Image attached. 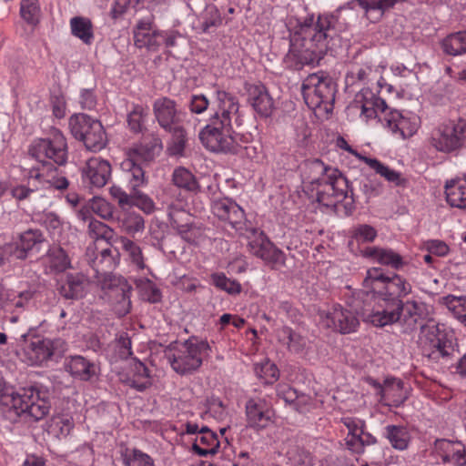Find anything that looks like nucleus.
I'll return each mask as SVG.
<instances>
[{
  "label": "nucleus",
  "instance_id": "obj_1",
  "mask_svg": "<svg viewBox=\"0 0 466 466\" xmlns=\"http://www.w3.org/2000/svg\"><path fill=\"white\" fill-rule=\"evenodd\" d=\"M345 112L350 121L366 124L380 121L393 137L403 140L413 137L421 125L416 113L390 108L384 99L369 88L359 91Z\"/></svg>",
  "mask_w": 466,
  "mask_h": 466
},
{
  "label": "nucleus",
  "instance_id": "obj_2",
  "mask_svg": "<svg viewBox=\"0 0 466 466\" xmlns=\"http://www.w3.org/2000/svg\"><path fill=\"white\" fill-rule=\"evenodd\" d=\"M86 259L93 271L88 272L89 277L103 289L107 290L109 298L114 300L112 309L116 316H126L131 309L132 288L125 278L112 274L119 264L118 250L116 248L101 247L92 243L86 248Z\"/></svg>",
  "mask_w": 466,
  "mask_h": 466
},
{
  "label": "nucleus",
  "instance_id": "obj_3",
  "mask_svg": "<svg viewBox=\"0 0 466 466\" xmlns=\"http://www.w3.org/2000/svg\"><path fill=\"white\" fill-rule=\"evenodd\" d=\"M330 48L327 35L320 34L314 26V15H307L299 24V32L290 39L289 50L284 65L291 70H300L305 66L318 65Z\"/></svg>",
  "mask_w": 466,
  "mask_h": 466
},
{
  "label": "nucleus",
  "instance_id": "obj_4",
  "mask_svg": "<svg viewBox=\"0 0 466 466\" xmlns=\"http://www.w3.org/2000/svg\"><path fill=\"white\" fill-rule=\"evenodd\" d=\"M318 203L339 217H348L355 209L353 191L346 177L339 170H330L329 177L316 187Z\"/></svg>",
  "mask_w": 466,
  "mask_h": 466
},
{
  "label": "nucleus",
  "instance_id": "obj_5",
  "mask_svg": "<svg viewBox=\"0 0 466 466\" xmlns=\"http://www.w3.org/2000/svg\"><path fill=\"white\" fill-rule=\"evenodd\" d=\"M388 281L389 276H386L380 268H372L369 269L367 277L363 281V286L368 295L370 293L372 294L376 300V307L371 309H365L361 313L357 311L356 316L351 318L348 315V310H344L340 305H334L332 310H323L320 318H325L326 320H370V318L377 319V317L373 316V311L377 309H381L382 300L385 299H395V297H391L392 289Z\"/></svg>",
  "mask_w": 466,
  "mask_h": 466
},
{
  "label": "nucleus",
  "instance_id": "obj_6",
  "mask_svg": "<svg viewBox=\"0 0 466 466\" xmlns=\"http://www.w3.org/2000/svg\"><path fill=\"white\" fill-rule=\"evenodd\" d=\"M152 159L153 153L147 147L137 146L128 152L127 157L120 164L132 190L130 205H136L147 213L153 210L154 203L138 188L147 184L144 166Z\"/></svg>",
  "mask_w": 466,
  "mask_h": 466
},
{
  "label": "nucleus",
  "instance_id": "obj_7",
  "mask_svg": "<svg viewBox=\"0 0 466 466\" xmlns=\"http://www.w3.org/2000/svg\"><path fill=\"white\" fill-rule=\"evenodd\" d=\"M420 343L423 355L439 362L448 360L457 351V339L446 322H426L420 327Z\"/></svg>",
  "mask_w": 466,
  "mask_h": 466
},
{
  "label": "nucleus",
  "instance_id": "obj_8",
  "mask_svg": "<svg viewBox=\"0 0 466 466\" xmlns=\"http://www.w3.org/2000/svg\"><path fill=\"white\" fill-rule=\"evenodd\" d=\"M29 154L43 164L46 174L53 172L57 176L56 168L49 167L51 164L63 166L67 162L68 148L64 134L57 128H52L49 134L43 138L35 139L29 147Z\"/></svg>",
  "mask_w": 466,
  "mask_h": 466
},
{
  "label": "nucleus",
  "instance_id": "obj_9",
  "mask_svg": "<svg viewBox=\"0 0 466 466\" xmlns=\"http://www.w3.org/2000/svg\"><path fill=\"white\" fill-rule=\"evenodd\" d=\"M210 347L207 340L191 337L183 343L165 351L171 368L178 374L185 375L197 370L203 360L209 355Z\"/></svg>",
  "mask_w": 466,
  "mask_h": 466
},
{
  "label": "nucleus",
  "instance_id": "obj_10",
  "mask_svg": "<svg viewBox=\"0 0 466 466\" xmlns=\"http://www.w3.org/2000/svg\"><path fill=\"white\" fill-rule=\"evenodd\" d=\"M301 93L309 108L332 112L336 85L328 73L319 71L309 74L302 82Z\"/></svg>",
  "mask_w": 466,
  "mask_h": 466
},
{
  "label": "nucleus",
  "instance_id": "obj_11",
  "mask_svg": "<svg viewBox=\"0 0 466 466\" xmlns=\"http://www.w3.org/2000/svg\"><path fill=\"white\" fill-rule=\"evenodd\" d=\"M25 339L22 360L30 366H41L53 359L61 358L67 350V345L61 339H50L27 335L22 336Z\"/></svg>",
  "mask_w": 466,
  "mask_h": 466
},
{
  "label": "nucleus",
  "instance_id": "obj_12",
  "mask_svg": "<svg viewBox=\"0 0 466 466\" xmlns=\"http://www.w3.org/2000/svg\"><path fill=\"white\" fill-rule=\"evenodd\" d=\"M359 5V0H350L338 7L332 13H324L314 18V26L320 34L327 35V40L330 44L339 34L349 29L356 23L359 15L355 7Z\"/></svg>",
  "mask_w": 466,
  "mask_h": 466
},
{
  "label": "nucleus",
  "instance_id": "obj_13",
  "mask_svg": "<svg viewBox=\"0 0 466 466\" xmlns=\"http://www.w3.org/2000/svg\"><path fill=\"white\" fill-rule=\"evenodd\" d=\"M238 138V134L233 130V127L222 126L212 119L199 132L203 146L216 153L237 154L239 148Z\"/></svg>",
  "mask_w": 466,
  "mask_h": 466
},
{
  "label": "nucleus",
  "instance_id": "obj_14",
  "mask_svg": "<svg viewBox=\"0 0 466 466\" xmlns=\"http://www.w3.org/2000/svg\"><path fill=\"white\" fill-rule=\"evenodd\" d=\"M430 143L443 153H451L466 147V121L460 119L440 125L431 131Z\"/></svg>",
  "mask_w": 466,
  "mask_h": 466
},
{
  "label": "nucleus",
  "instance_id": "obj_15",
  "mask_svg": "<svg viewBox=\"0 0 466 466\" xmlns=\"http://www.w3.org/2000/svg\"><path fill=\"white\" fill-rule=\"evenodd\" d=\"M248 249L250 253L260 258L271 268H279L285 266L286 255L268 238V237L257 228L248 229Z\"/></svg>",
  "mask_w": 466,
  "mask_h": 466
},
{
  "label": "nucleus",
  "instance_id": "obj_16",
  "mask_svg": "<svg viewBox=\"0 0 466 466\" xmlns=\"http://www.w3.org/2000/svg\"><path fill=\"white\" fill-rule=\"evenodd\" d=\"M27 186L19 185L11 190L12 196L17 200L27 198L33 192L41 188H55L57 190L66 189L69 182L65 176H57L51 172L46 174L40 168H31L27 173Z\"/></svg>",
  "mask_w": 466,
  "mask_h": 466
},
{
  "label": "nucleus",
  "instance_id": "obj_17",
  "mask_svg": "<svg viewBox=\"0 0 466 466\" xmlns=\"http://www.w3.org/2000/svg\"><path fill=\"white\" fill-rule=\"evenodd\" d=\"M214 113L209 119L215 120L222 126L239 127L242 125V118L239 112V102L233 94L221 89H216Z\"/></svg>",
  "mask_w": 466,
  "mask_h": 466
},
{
  "label": "nucleus",
  "instance_id": "obj_18",
  "mask_svg": "<svg viewBox=\"0 0 466 466\" xmlns=\"http://www.w3.org/2000/svg\"><path fill=\"white\" fill-rule=\"evenodd\" d=\"M381 309H377L373 311L376 320H419L421 319L420 310L421 305L415 301H406L395 299H385L382 300Z\"/></svg>",
  "mask_w": 466,
  "mask_h": 466
},
{
  "label": "nucleus",
  "instance_id": "obj_19",
  "mask_svg": "<svg viewBox=\"0 0 466 466\" xmlns=\"http://www.w3.org/2000/svg\"><path fill=\"white\" fill-rule=\"evenodd\" d=\"M46 399V394L41 392L35 387L23 388L18 391H15L11 388L0 390V407H4L8 410H14L15 414L22 415L25 413L24 406H33L38 401L35 399Z\"/></svg>",
  "mask_w": 466,
  "mask_h": 466
},
{
  "label": "nucleus",
  "instance_id": "obj_20",
  "mask_svg": "<svg viewBox=\"0 0 466 466\" xmlns=\"http://www.w3.org/2000/svg\"><path fill=\"white\" fill-rule=\"evenodd\" d=\"M153 113L157 124L165 131L182 126L186 116V113L178 108L176 101L167 96L154 101Z\"/></svg>",
  "mask_w": 466,
  "mask_h": 466
},
{
  "label": "nucleus",
  "instance_id": "obj_21",
  "mask_svg": "<svg viewBox=\"0 0 466 466\" xmlns=\"http://www.w3.org/2000/svg\"><path fill=\"white\" fill-rule=\"evenodd\" d=\"M245 416L247 427L259 431L273 422L274 411L268 407L266 400L251 398L246 402Z\"/></svg>",
  "mask_w": 466,
  "mask_h": 466
},
{
  "label": "nucleus",
  "instance_id": "obj_22",
  "mask_svg": "<svg viewBox=\"0 0 466 466\" xmlns=\"http://www.w3.org/2000/svg\"><path fill=\"white\" fill-rule=\"evenodd\" d=\"M160 32L150 17L139 19L133 28L134 44L139 49L159 51Z\"/></svg>",
  "mask_w": 466,
  "mask_h": 466
},
{
  "label": "nucleus",
  "instance_id": "obj_23",
  "mask_svg": "<svg viewBox=\"0 0 466 466\" xmlns=\"http://www.w3.org/2000/svg\"><path fill=\"white\" fill-rule=\"evenodd\" d=\"M432 452L444 464L466 466V445L461 441L447 439L436 440Z\"/></svg>",
  "mask_w": 466,
  "mask_h": 466
},
{
  "label": "nucleus",
  "instance_id": "obj_24",
  "mask_svg": "<svg viewBox=\"0 0 466 466\" xmlns=\"http://www.w3.org/2000/svg\"><path fill=\"white\" fill-rule=\"evenodd\" d=\"M83 182L90 187H103L111 176L109 162L100 157H93L86 160L81 169Z\"/></svg>",
  "mask_w": 466,
  "mask_h": 466
},
{
  "label": "nucleus",
  "instance_id": "obj_25",
  "mask_svg": "<svg viewBox=\"0 0 466 466\" xmlns=\"http://www.w3.org/2000/svg\"><path fill=\"white\" fill-rule=\"evenodd\" d=\"M338 168L325 165L320 159L314 158L304 162L301 167L303 189L313 197V192L327 177L330 170Z\"/></svg>",
  "mask_w": 466,
  "mask_h": 466
},
{
  "label": "nucleus",
  "instance_id": "obj_26",
  "mask_svg": "<svg viewBox=\"0 0 466 466\" xmlns=\"http://www.w3.org/2000/svg\"><path fill=\"white\" fill-rule=\"evenodd\" d=\"M212 212L218 219L228 222L238 230L246 219L244 209L232 198H222L213 201Z\"/></svg>",
  "mask_w": 466,
  "mask_h": 466
},
{
  "label": "nucleus",
  "instance_id": "obj_27",
  "mask_svg": "<svg viewBox=\"0 0 466 466\" xmlns=\"http://www.w3.org/2000/svg\"><path fill=\"white\" fill-rule=\"evenodd\" d=\"M41 221L42 224L49 231L52 238L61 245H66L69 243L70 237L75 238L70 223L62 219L55 212H44L41 217Z\"/></svg>",
  "mask_w": 466,
  "mask_h": 466
},
{
  "label": "nucleus",
  "instance_id": "obj_28",
  "mask_svg": "<svg viewBox=\"0 0 466 466\" xmlns=\"http://www.w3.org/2000/svg\"><path fill=\"white\" fill-rule=\"evenodd\" d=\"M89 279H93L88 273L87 275L81 272L67 273L65 279L61 280L59 292L66 299H80L86 292Z\"/></svg>",
  "mask_w": 466,
  "mask_h": 466
},
{
  "label": "nucleus",
  "instance_id": "obj_29",
  "mask_svg": "<svg viewBox=\"0 0 466 466\" xmlns=\"http://www.w3.org/2000/svg\"><path fill=\"white\" fill-rule=\"evenodd\" d=\"M66 370L75 379L88 381L97 375V366L80 355L67 358L65 361Z\"/></svg>",
  "mask_w": 466,
  "mask_h": 466
},
{
  "label": "nucleus",
  "instance_id": "obj_30",
  "mask_svg": "<svg viewBox=\"0 0 466 466\" xmlns=\"http://www.w3.org/2000/svg\"><path fill=\"white\" fill-rule=\"evenodd\" d=\"M219 447L218 434L208 427L201 426V433L196 436L191 450L199 457H207L218 453Z\"/></svg>",
  "mask_w": 466,
  "mask_h": 466
},
{
  "label": "nucleus",
  "instance_id": "obj_31",
  "mask_svg": "<svg viewBox=\"0 0 466 466\" xmlns=\"http://www.w3.org/2000/svg\"><path fill=\"white\" fill-rule=\"evenodd\" d=\"M363 256L375 263L400 269L404 265L402 257L391 248L369 247L363 250Z\"/></svg>",
  "mask_w": 466,
  "mask_h": 466
},
{
  "label": "nucleus",
  "instance_id": "obj_32",
  "mask_svg": "<svg viewBox=\"0 0 466 466\" xmlns=\"http://www.w3.org/2000/svg\"><path fill=\"white\" fill-rule=\"evenodd\" d=\"M249 100L253 109L263 117L272 114L274 102L263 85H254L248 89Z\"/></svg>",
  "mask_w": 466,
  "mask_h": 466
},
{
  "label": "nucleus",
  "instance_id": "obj_33",
  "mask_svg": "<svg viewBox=\"0 0 466 466\" xmlns=\"http://www.w3.org/2000/svg\"><path fill=\"white\" fill-rule=\"evenodd\" d=\"M445 194L446 200L451 207L466 209V177L447 181Z\"/></svg>",
  "mask_w": 466,
  "mask_h": 466
},
{
  "label": "nucleus",
  "instance_id": "obj_34",
  "mask_svg": "<svg viewBox=\"0 0 466 466\" xmlns=\"http://www.w3.org/2000/svg\"><path fill=\"white\" fill-rule=\"evenodd\" d=\"M69 25L72 35L79 39L83 44L91 46L94 43V26L88 17L74 16L70 19Z\"/></svg>",
  "mask_w": 466,
  "mask_h": 466
},
{
  "label": "nucleus",
  "instance_id": "obj_35",
  "mask_svg": "<svg viewBox=\"0 0 466 466\" xmlns=\"http://www.w3.org/2000/svg\"><path fill=\"white\" fill-rule=\"evenodd\" d=\"M16 242L17 250H20V258L25 260L31 250L42 244L45 240L42 232L38 229H28L12 238Z\"/></svg>",
  "mask_w": 466,
  "mask_h": 466
},
{
  "label": "nucleus",
  "instance_id": "obj_36",
  "mask_svg": "<svg viewBox=\"0 0 466 466\" xmlns=\"http://www.w3.org/2000/svg\"><path fill=\"white\" fill-rule=\"evenodd\" d=\"M115 219L117 228L122 232L130 236L142 232L145 228L144 218L141 215L135 212L122 211Z\"/></svg>",
  "mask_w": 466,
  "mask_h": 466
},
{
  "label": "nucleus",
  "instance_id": "obj_37",
  "mask_svg": "<svg viewBox=\"0 0 466 466\" xmlns=\"http://www.w3.org/2000/svg\"><path fill=\"white\" fill-rule=\"evenodd\" d=\"M380 397L382 400H390L393 406L399 407L407 399L403 390V382L396 378L386 379Z\"/></svg>",
  "mask_w": 466,
  "mask_h": 466
},
{
  "label": "nucleus",
  "instance_id": "obj_38",
  "mask_svg": "<svg viewBox=\"0 0 466 466\" xmlns=\"http://www.w3.org/2000/svg\"><path fill=\"white\" fill-rule=\"evenodd\" d=\"M383 436L395 450L404 451L408 448L410 437L408 430L403 426L387 425Z\"/></svg>",
  "mask_w": 466,
  "mask_h": 466
},
{
  "label": "nucleus",
  "instance_id": "obj_39",
  "mask_svg": "<svg viewBox=\"0 0 466 466\" xmlns=\"http://www.w3.org/2000/svg\"><path fill=\"white\" fill-rule=\"evenodd\" d=\"M441 47L449 56H456L466 54V31L450 34L442 39Z\"/></svg>",
  "mask_w": 466,
  "mask_h": 466
},
{
  "label": "nucleus",
  "instance_id": "obj_40",
  "mask_svg": "<svg viewBox=\"0 0 466 466\" xmlns=\"http://www.w3.org/2000/svg\"><path fill=\"white\" fill-rule=\"evenodd\" d=\"M95 119L86 114H75L69 118V127L74 137L80 141H84L87 137V134L91 131L93 122H97Z\"/></svg>",
  "mask_w": 466,
  "mask_h": 466
},
{
  "label": "nucleus",
  "instance_id": "obj_41",
  "mask_svg": "<svg viewBox=\"0 0 466 466\" xmlns=\"http://www.w3.org/2000/svg\"><path fill=\"white\" fill-rule=\"evenodd\" d=\"M124 466H156L154 459L137 448H125L121 451Z\"/></svg>",
  "mask_w": 466,
  "mask_h": 466
},
{
  "label": "nucleus",
  "instance_id": "obj_42",
  "mask_svg": "<svg viewBox=\"0 0 466 466\" xmlns=\"http://www.w3.org/2000/svg\"><path fill=\"white\" fill-rule=\"evenodd\" d=\"M90 128L91 131L87 134L83 143L90 151H100L106 147L107 142L104 127L98 120L97 122H93V127Z\"/></svg>",
  "mask_w": 466,
  "mask_h": 466
},
{
  "label": "nucleus",
  "instance_id": "obj_43",
  "mask_svg": "<svg viewBox=\"0 0 466 466\" xmlns=\"http://www.w3.org/2000/svg\"><path fill=\"white\" fill-rule=\"evenodd\" d=\"M138 296L141 299L150 303H157L161 300L162 293L157 286L147 278H138L135 280Z\"/></svg>",
  "mask_w": 466,
  "mask_h": 466
},
{
  "label": "nucleus",
  "instance_id": "obj_44",
  "mask_svg": "<svg viewBox=\"0 0 466 466\" xmlns=\"http://www.w3.org/2000/svg\"><path fill=\"white\" fill-rule=\"evenodd\" d=\"M119 243L126 252L130 263L137 269L143 270L147 268L141 248L126 237L119 238Z\"/></svg>",
  "mask_w": 466,
  "mask_h": 466
},
{
  "label": "nucleus",
  "instance_id": "obj_45",
  "mask_svg": "<svg viewBox=\"0 0 466 466\" xmlns=\"http://www.w3.org/2000/svg\"><path fill=\"white\" fill-rule=\"evenodd\" d=\"M363 162L367 164L371 169H373L377 174L384 177L387 181L394 184L395 186L401 185L403 179L400 172L382 164L376 158L363 157Z\"/></svg>",
  "mask_w": 466,
  "mask_h": 466
},
{
  "label": "nucleus",
  "instance_id": "obj_46",
  "mask_svg": "<svg viewBox=\"0 0 466 466\" xmlns=\"http://www.w3.org/2000/svg\"><path fill=\"white\" fill-rule=\"evenodd\" d=\"M340 422L348 430L345 444L347 448L350 450L353 446V442L357 441L362 431L366 429V422L361 419L349 416L341 418Z\"/></svg>",
  "mask_w": 466,
  "mask_h": 466
},
{
  "label": "nucleus",
  "instance_id": "obj_47",
  "mask_svg": "<svg viewBox=\"0 0 466 466\" xmlns=\"http://www.w3.org/2000/svg\"><path fill=\"white\" fill-rule=\"evenodd\" d=\"M287 458L291 466H312L313 456L303 446L292 443L287 451Z\"/></svg>",
  "mask_w": 466,
  "mask_h": 466
},
{
  "label": "nucleus",
  "instance_id": "obj_48",
  "mask_svg": "<svg viewBox=\"0 0 466 466\" xmlns=\"http://www.w3.org/2000/svg\"><path fill=\"white\" fill-rule=\"evenodd\" d=\"M254 370L257 377L264 384H273L279 378V370L277 365L271 362L268 359H265L261 362L256 363Z\"/></svg>",
  "mask_w": 466,
  "mask_h": 466
},
{
  "label": "nucleus",
  "instance_id": "obj_49",
  "mask_svg": "<svg viewBox=\"0 0 466 466\" xmlns=\"http://www.w3.org/2000/svg\"><path fill=\"white\" fill-rule=\"evenodd\" d=\"M167 132L171 134L170 140L167 144L169 155L176 157L183 156L187 141V132L184 127L180 126L172 130H167Z\"/></svg>",
  "mask_w": 466,
  "mask_h": 466
},
{
  "label": "nucleus",
  "instance_id": "obj_50",
  "mask_svg": "<svg viewBox=\"0 0 466 466\" xmlns=\"http://www.w3.org/2000/svg\"><path fill=\"white\" fill-rule=\"evenodd\" d=\"M88 234L95 239L94 243H96L97 246H100L102 241L108 244L114 237L113 229L105 223L93 218L88 223Z\"/></svg>",
  "mask_w": 466,
  "mask_h": 466
},
{
  "label": "nucleus",
  "instance_id": "obj_51",
  "mask_svg": "<svg viewBox=\"0 0 466 466\" xmlns=\"http://www.w3.org/2000/svg\"><path fill=\"white\" fill-rule=\"evenodd\" d=\"M174 184L187 191H196L198 188V184L195 176L185 167H177L173 172Z\"/></svg>",
  "mask_w": 466,
  "mask_h": 466
},
{
  "label": "nucleus",
  "instance_id": "obj_52",
  "mask_svg": "<svg viewBox=\"0 0 466 466\" xmlns=\"http://www.w3.org/2000/svg\"><path fill=\"white\" fill-rule=\"evenodd\" d=\"M41 14L38 0H21L20 15L29 25H36Z\"/></svg>",
  "mask_w": 466,
  "mask_h": 466
},
{
  "label": "nucleus",
  "instance_id": "obj_53",
  "mask_svg": "<svg viewBox=\"0 0 466 466\" xmlns=\"http://www.w3.org/2000/svg\"><path fill=\"white\" fill-rule=\"evenodd\" d=\"M50 267L56 271H64L70 267V259L62 247H52L47 253Z\"/></svg>",
  "mask_w": 466,
  "mask_h": 466
},
{
  "label": "nucleus",
  "instance_id": "obj_54",
  "mask_svg": "<svg viewBox=\"0 0 466 466\" xmlns=\"http://www.w3.org/2000/svg\"><path fill=\"white\" fill-rule=\"evenodd\" d=\"M148 115V110L141 105H135L127 115V123L130 129L136 133L141 132L145 128V123Z\"/></svg>",
  "mask_w": 466,
  "mask_h": 466
},
{
  "label": "nucleus",
  "instance_id": "obj_55",
  "mask_svg": "<svg viewBox=\"0 0 466 466\" xmlns=\"http://www.w3.org/2000/svg\"><path fill=\"white\" fill-rule=\"evenodd\" d=\"M172 227L177 228V233L188 243L198 244L202 237V230L200 228L193 226L192 224H177V220L172 218Z\"/></svg>",
  "mask_w": 466,
  "mask_h": 466
},
{
  "label": "nucleus",
  "instance_id": "obj_56",
  "mask_svg": "<svg viewBox=\"0 0 466 466\" xmlns=\"http://www.w3.org/2000/svg\"><path fill=\"white\" fill-rule=\"evenodd\" d=\"M134 372V379L130 385L137 390L143 391L150 385L148 370L143 362L136 360Z\"/></svg>",
  "mask_w": 466,
  "mask_h": 466
},
{
  "label": "nucleus",
  "instance_id": "obj_57",
  "mask_svg": "<svg viewBox=\"0 0 466 466\" xmlns=\"http://www.w3.org/2000/svg\"><path fill=\"white\" fill-rule=\"evenodd\" d=\"M20 250H17L16 242H14L13 238L9 241L0 243V266L6 264H13L18 260H22L20 258Z\"/></svg>",
  "mask_w": 466,
  "mask_h": 466
},
{
  "label": "nucleus",
  "instance_id": "obj_58",
  "mask_svg": "<svg viewBox=\"0 0 466 466\" xmlns=\"http://www.w3.org/2000/svg\"><path fill=\"white\" fill-rule=\"evenodd\" d=\"M201 28L203 32H208L211 27H218L222 23L220 13L216 5H209L203 12L201 18Z\"/></svg>",
  "mask_w": 466,
  "mask_h": 466
},
{
  "label": "nucleus",
  "instance_id": "obj_59",
  "mask_svg": "<svg viewBox=\"0 0 466 466\" xmlns=\"http://www.w3.org/2000/svg\"><path fill=\"white\" fill-rule=\"evenodd\" d=\"M211 280L218 289L228 294L235 295L241 291V285L238 281L228 279L224 273H213Z\"/></svg>",
  "mask_w": 466,
  "mask_h": 466
},
{
  "label": "nucleus",
  "instance_id": "obj_60",
  "mask_svg": "<svg viewBox=\"0 0 466 466\" xmlns=\"http://www.w3.org/2000/svg\"><path fill=\"white\" fill-rule=\"evenodd\" d=\"M51 427L58 437L65 438L70 434L74 428L73 418L69 415L55 416L52 420Z\"/></svg>",
  "mask_w": 466,
  "mask_h": 466
},
{
  "label": "nucleus",
  "instance_id": "obj_61",
  "mask_svg": "<svg viewBox=\"0 0 466 466\" xmlns=\"http://www.w3.org/2000/svg\"><path fill=\"white\" fill-rule=\"evenodd\" d=\"M35 401H38L35 405L31 406H24V410H25V413L27 416L31 417L35 420H39L46 417L50 410V403L46 399H35Z\"/></svg>",
  "mask_w": 466,
  "mask_h": 466
},
{
  "label": "nucleus",
  "instance_id": "obj_62",
  "mask_svg": "<svg viewBox=\"0 0 466 466\" xmlns=\"http://www.w3.org/2000/svg\"><path fill=\"white\" fill-rule=\"evenodd\" d=\"M90 208L104 219H114L113 207L102 198L94 197L90 202Z\"/></svg>",
  "mask_w": 466,
  "mask_h": 466
},
{
  "label": "nucleus",
  "instance_id": "obj_63",
  "mask_svg": "<svg viewBox=\"0 0 466 466\" xmlns=\"http://www.w3.org/2000/svg\"><path fill=\"white\" fill-rule=\"evenodd\" d=\"M377 237L376 229L367 224L359 225L352 231V238L358 243L372 242Z\"/></svg>",
  "mask_w": 466,
  "mask_h": 466
},
{
  "label": "nucleus",
  "instance_id": "obj_64",
  "mask_svg": "<svg viewBox=\"0 0 466 466\" xmlns=\"http://www.w3.org/2000/svg\"><path fill=\"white\" fill-rule=\"evenodd\" d=\"M116 348L120 359H127L133 352L131 350V338L127 332H120L116 338Z\"/></svg>",
  "mask_w": 466,
  "mask_h": 466
}]
</instances>
